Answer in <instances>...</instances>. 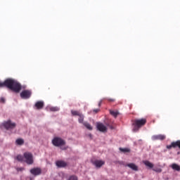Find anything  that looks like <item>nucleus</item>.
<instances>
[{
	"label": "nucleus",
	"mask_w": 180,
	"mask_h": 180,
	"mask_svg": "<svg viewBox=\"0 0 180 180\" xmlns=\"http://www.w3.org/2000/svg\"><path fill=\"white\" fill-rule=\"evenodd\" d=\"M93 165H95L96 168H101L102 165H105V161L103 160H94L92 162Z\"/></svg>",
	"instance_id": "9"
},
{
	"label": "nucleus",
	"mask_w": 180,
	"mask_h": 180,
	"mask_svg": "<svg viewBox=\"0 0 180 180\" xmlns=\"http://www.w3.org/2000/svg\"><path fill=\"white\" fill-rule=\"evenodd\" d=\"M68 180H78V177L75 175L70 176Z\"/></svg>",
	"instance_id": "23"
},
{
	"label": "nucleus",
	"mask_w": 180,
	"mask_h": 180,
	"mask_svg": "<svg viewBox=\"0 0 180 180\" xmlns=\"http://www.w3.org/2000/svg\"><path fill=\"white\" fill-rule=\"evenodd\" d=\"M25 169V168H23V167H18L17 168V171L19 172H22V171H23Z\"/></svg>",
	"instance_id": "26"
},
{
	"label": "nucleus",
	"mask_w": 180,
	"mask_h": 180,
	"mask_svg": "<svg viewBox=\"0 0 180 180\" xmlns=\"http://www.w3.org/2000/svg\"><path fill=\"white\" fill-rule=\"evenodd\" d=\"M171 168H172L174 171H180V166L176 163H173L171 166Z\"/></svg>",
	"instance_id": "15"
},
{
	"label": "nucleus",
	"mask_w": 180,
	"mask_h": 180,
	"mask_svg": "<svg viewBox=\"0 0 180 180\" xmlns=\"http://www.w3.org/2000/svg\"><path fill=\"white\" fill-rule=\"evenodd\" d=\"M84 119H85V117L82 115V113L81 115H79V119H78V122L79 123H82V124H84Z\"/></svg>",
	"instance_id": "18"
},
{
	"label": "nucleus",
	"mask_w": 180,
	"mask_h": 180,
	"mask_svg": "<svg viewBox=\"0 0 180 180\" xmlns=\"http://www.w3.org/2000/svg\"><path fill=\"white\" fill-rule=\"evenodd\" d=\"M153 171H156L155 169H153Z\"/></svg>",
	"instance_id": "31"
},
{
	"label": "nucleus",
	"mask_w": 180,
	"mask_h": 180,
	"mask_svg": "<svg viewBox=\"0 0 180 180\" xmlns=\"http://www.w3.org/2000/svg\"><path fill=\"white\" fill-rule=\"evenodd\" d=\"M16 160H17L18 161H20V162L24 161V160H25V156H22V155H17V157H16Z\"/></svg>",
	"instance_id": "21"
},
{
	"label": "nucleus",
	"mask_w": 180,
	"mask_h": 180,
	"mask_svg": "<svg viewBox=\"0 0 180 180\" xmlns=\"http://www.w3.org/2000/svg\"><path fill=\"white\" fill-rule=\"evenodd\" d=\"M102 102H103V100L100 101L98 103V106L101 107V105H102Z\"/></svg>",
	"instance_id": "29"
},
{
	"label": "nucleus",
	"mask_w": 180,
	"mask_h": 180,
	"mask_svg": "<svg viewBox=\"0 0 180 180\" xmlns=\"http://www.w3.org/2000/svg\"><path fill=\"white\" fill-rule=\"evenodd\" d=\"M34 107L38 110H40V109H43V108H44V101H37L35 103Z\"/></svg>",
	"instance_id": "10"
},
{
	"label": "nucleus",
	"mask_w": 180,
	"mask_h": 180,
	"mask_svg": "<svg viewBox=\"0 0 180 180\" xmlns=\"http://www.w3.org/2000/svg\"><path fill=\"white\" fill-rule=\"evenodd\" d=\"M1 86H6L15 94H19L22 89V85L18 81L13 79H7L4 82L1 83Z\"/></svg>",
	"instance_id": "1"
},
{
	"label": "nucleus",
	"mask_w": 180,
	"mask_h": 180,
	"mask_svg": "<svg viewBox=\"0 0 180 180\" xmlns=\"http://www.w3.org/2000/svg\"><path fill=\"white\" fill-rule=\"evenodd\" d=\"M110 114L111 116H113V117H117V116H119L117 110H110Z\"/></svg>",
	"instance_id": "17"
},
{
	"label": "nucleus",
	"mask_w": 180,
	"mask_h": 180,
	"mask_svg": "<svg viewBox=\"0 0 180 180\" xmlns=\"http://www.w3.org/2000/svg\"><path fill=\"white\" fill-rule=\"evenodd\" d=\"M71 113L72 116H79L82 114L81 112H79V111H77L74 110H71Z\"/></svg>",
	"instance_id": "20"
},
{
	"label": "nucleus",
	"mask_w": 180,
	"mask_h": 180,
	"mask_svg": "<svg viewBox=\"0 0 180 180\" xmlns=\"http://www.w3.org/2000/svg\"><path fill=\"white\" fill-rule=\"evenodd\" d=\"M96 127L97 130L101 131L102 133H105V131H108V128L103 123H97Z\"/></svg>",
	"instance_id": "8"
},
{
	"label": "nucleus",
	"mask_w": 180,
	"mask_h": 180,
	"mask_svg": "<svg viewBox=\"0 0 180 180\" xmlns=\"http://www.w3.org/2000/svg\"><path fill=\"white\" fill-rule=\"evenodd\" d=\"M100 110L101 109L96 108V109H94L93 111L94 112V113H98Z\"/></svg>",
	"instance_id": "27"
},
{
	"label": "nucleus",
	"mask_w": 180,
	"mask_h": 180,
	"mask_svg": "<svg viewBox=\"0 0 180 180\" xmlns=\"http://www.w3.org/2000/svg\"><path fill=\"white\" fill-rule=\"evenodd\" d=\"M84 127H86L88 130H92L93 127L91 125V124L88 123V122H84L83 123Z\"/></svg>",
	"instance_id": "19"
},
{
	"label": "nucleus",
	"mask_w": 180,
	"mask_h": 180,
	"mask_svg": "<svg viewBox=\"0 0 180 180\" xmlns=\"http://www.w3.org/2000/svg\"><path fill=\"white\" fill-rule=\"evenodd\" d=\"M1 102L2 103H5V98H1Z\"/></svg>",
	"instance_id": "28"
},
{
	"label": "nucleus",
	"mask_w": 180,
	"mask_h": 180,
	"mask_svg": "<svg viewBox=\"0 0 180 180\" xmlns=\"http://www.w3.org/2000/svg\"><path fill=\"white\" fill-rule=\"evenodd\" d=\"M0 86H1V83H0Z\"/></svg>",
	"instance_id": "32"
},
{
	"label": "nucleus",
	"mask_w": 180,
	"mask_h": 180,
	"mask_svg": "<svg viewBox=\"0 0 180 180\" xmlns=\"http://www.w3.org/2000/svg\"><path fill=\"white\" fill-rule=\"evenodd\" d=\"M50 110L51 112H57L59 110V109L57 107H51Z\"/></svg>",
	"instance_id": "24"
},
{
	"label": "nucleus",
	"mask_w": 180,
	"mask_h": 180,
	"mask_svg": "<svg viewBox=\"0 0 180 180\" xmlns=\"http://www.w3.org/2000/svg\"><path fill=\"white\" fill-rule=\"evenodd\" d=\"M30 172L32 175H34V176H39V175H41V168L34 167L30 170Z\"/></svg>",
	"instance_id": "7"
},
{
	"label": "nucleus",
	"mask_w": 180,
	"mask_h": 180,
	"mask_svg": "<svg viewBox=\"0 0 180 180\" xmlns=\"http://www.w3.org/2000/svg\"><path fill=\"white\" fill-rule=\"evenodd\" d=\"M3 126L6 130H12L16 127V124L11 120H8L3 123Z\"/></svg>",
	"instance_id": "5"
},
{
	"label": "nucleus",
	"mask_w": 180,
	"mask_h": 180,
	"mask_svg": "<svg viewBox=\"0 0 180 180\" xmlns=\"http://www.w3.org/2000/svg\"><path fill=\"white\" fill-rule=\"evenodd\" d=\"M15 143L17 144V146H23L25 144V140H23L22 139H18L15 141Z\"/></svg>",
	"instance_id": "16"
},
{
	"label": "nucleus",
	"mask_w": 180,
	"mask_h": 180,
	"mask_svg": "<svg viewBox=\"0 0 180 180\" xmlns=\"http://www.w3.org/2000/svg\"><path fill=\"white\" fill-rule=\"evenodd\" d=\"M126 167L131 168V169L133 171H139V167L134 163H129L126 165Z\"/></svg>",
	"instance_id": "12"
},
{
	"label": "nucleus",
	"mask_w": 180,
	"mask_h": 180,
	"mask_svg": "<svg viewBox=\"0 0 180 180\" xmlns=\"http://www.w3.org/2000/svg\"><path fill=\"white\" fill-rule=\"evenodd\" d=\"M56 164L58 168H64L67 167V162L63 160H58L56 162Z\"/></svg>",
	"instance_id": "11"
},
{
	"label": "nucleus",
	"mask_w": 180,
	"mask_h": 180,
	"mask_svg": "<svg viewBox=\"0 0 180 180\" xmlns=\"http://www.w3.org/2000/svg\"><path fill=\"white\" fill-rule=\"evenodd\" d=\"M52 144L55 146V147H60L61 150H67V148H68V146H65V141L60 137L53 138Z\"/></svg>",
	"instance_id": "3"
},
{
	"label": "nucleus",
	"mask_w": 180,
	"mask_h": 180,
	"mask_svg": "<svg viewBox=\"0 0 180 180\" xmlns=\"http://www.w3.org/2000/svg\"><path fill=\"white\" fill-rule=\"evenodd\" d=\"M120 151H122V153H130V149L127 148H120Z\"/></svg>",
	"instance_id": "22"
},
{
	"label": "nucleus",
	"mask_w": 180,
	"mask_h": 180,
	"mask_svg": "<svg viewBox=\"0 0 180 180\" xmlns=\"http://www.w3.org/2000/svg\"><path fill=\"white\" fill-rule=\"evenodd\" d=\"M32 96V91L24 90L20 93V97L22 99H29Z\"/></svg>",
	"instance_id": "6"
},
{
	"label": "nucleus",
	"mask_w": 180,
	"mask_h": 180,
	"mask_svg": "<svg viewBox=\"0 0 180 180\" xmlns=\"http://www.w3.org/2000/svg\"><path fill=\"white\" fill-rule=\"evenodd\" d=\"M153 140H165V136L162 134L155 135L152 137Z\"/></svg>",
	"instance_id": "13"
},
{
	"label": "nucleus",
	"mask_w": 180,
	"mask_h": 180,
	"mask_svg": "<svg viewBox=\"0 0 180 180\" xmlns=\"http://www.w3.org/2000/svg\"><path fill=\"white\" fill-rule=\"evenodd\" d=\"M179 154H180V152H178V153H177V155H179Z\"/></svg>",
	"instance_id": "30"
},
{
	"label": "nucleus",
	"mask_w": 180,
	"mask_h": 180,
	"mask_svg": "<svg viewBox=\"0 0 180 180\" xmlns=\"http://www.w3.org/2000/svg\"><path fill=\"white\" fill-rule=\"evenodd\" d=\"M24 161L28 165H32L33 164V154L30 152H25L24 153Z\"/></svg>",
	"instance_id": "4"
},
{
	"label": "nucleus",
	"mask_w": 180,
	"mask_h": 180,
	"mask_svg": "<svg viewBox=\"0 0 180 180\" xmlns=\"http://www.w3.org/2000/svg\"><path fill=\"white\" fill-rule=\"evenodd\" d=\"M143 163L144 164V165H146V167H148V168H153L154 167V165L153 163H151L150 161L148 160H145L143 162Z\"/></svg>",
	"instance_id": "14"
},
{
	"label": "nucleus",
	"mask_w": 180,
	"mask_h": 180,
	"mask_svg": "<svg viewBox=\"0 0 180 180\" xmlns=\"http://www.w3.org/2000/svg\"><path fill=\"white\" fill-rule=\"evenodd\" d=\"M146 123H147V120L146 118L134 120L132 123V125L134 126L133 131L134 133L139 131V130H140V127H143Z\"/></svg>",
	"instance_id": "2"
},
{
	"label": "nucleus",
	"mask_w": 180,
	"mask_h": 180,
	"mask_svg": "<svg viewBox=\"0 0 180 180\" xmlns=\"http://www.w3.org/2000/svg\"><path fill=\"white\" fill-rule=\"evenodd\" d=\"M106 101H108V102H115V98H104Z\"/></svg>",
	"instance_id": "25"
}]
</instances>
